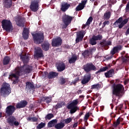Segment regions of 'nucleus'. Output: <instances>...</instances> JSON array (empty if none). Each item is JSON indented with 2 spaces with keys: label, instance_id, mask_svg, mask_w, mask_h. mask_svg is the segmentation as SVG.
<instances>
[{
  "label": "nucleus",
  "instance_id": "obj_37",
  "mask_svg": "<svg viewBox=\"0 0 129 129\" xmlns=\"http://www.w3.org/2000/svg\"><path fill=\"white\" fill-rule=\"evenodd\" d=\"M127 22H128V19H125L124 20L122 21V23H121L120 25H118V28L121 29L123 28V26L127 23Z\"/></svg>",
  "mask_w": 129,
  "mask_h": 129
},
{
  "label": "nucleus",
  "instance_id": "obj_29",
  "mask_svg": "<svg viewBox=\"0 0 129 129\" xmlns=\"http://www.w3.org/2000/svg\"><path fill=\"white\" fill-rule=\"evenodd\" d=\"M114 75V70L111 69L107 71V72L105 73V76L106 78H110V77H113Z\"/></svg>",
  "mask_w": 129,
  "mask_h": 129
},
{
  "label": "nucleus",
  "instance_id": "obj_16",
  "mask_svg": "<svg viewBox=\"0 0 129 129\" xmlns=\"http://www.w3.org/2000/svg\"><path fill=\"white\" fill-rule=\"evenodd\" d=\"M58 73L55 72H50L49 73L48 72H44V78H45V77H47L48 79H54L55 77H58Z\"/></svg>",
  "mask_w": 129,
  "mask_h": 129
},
{
  "label": "nucleus",
  "instance_id": "obj_58",
  "mask_svg": "<svg viewBox=\"0 0 129 129\" xmlns=\"http://www.w3.org/2000/svg\"><path fill=\"white\" fill-rule=\"evenodd\" d=\"M126 13H128L129 12V2L127 3L125 8Z\"/></svg>",
  "mask_w": 129,
  "mask_h": 129
},
{
  "label": "nucleus",
  "instance_id": "obj_25",
  "mask_svg": "<svg viewBox=\"0 0 129 129\" xmlns=\"http://www.w3.org/2000/svg\"><path fill=\"white\" fill-rule=\"evenodd\" d=\"M30 31L28 28H24L23 29V32L22 33V37L24 40H28L29 39V33Z\"/></svg>",
  "mask_w": 129,
  "mask_h": 129
},
{
  "label": "nucleus",
  "instance_id": "obj_10",
  "mask_svg": "<svg viewBox=\"0 0 129 129\" xmlns=\"http://www.w3.org/2000/svg\"><path fill=\"white\" fill-rule=\"evenodd\" d=\"M16 107L14 105H10L8 106L5 109V113L7 116H12L16 111Z\"/></svg>",
  "mask_w": 129,
  "mask_h": 129
},
{
  "label": "nucleus",
  "instance_id": "obj_6",
  "mask_svg": "<svg viewBox=\"0 0 129 129\" xmlns=\"http://www.w3.org/2000/svg\"><path fill=\"white\" fill-rule=\"evenodd\" d=\"M32 37L35 44H37L38 45L42 44V43L44 42V39H45V37L44 36V33L42 32H39L35 34H33Z\"/></svg>",
  "mask_w": 129,
  "mask_h": 129
},
{
  "label": "nucleus",
  "instance_id": "obj_62",
  "mask_svg": "<svg viewBox=\"0 0 129 129\" xmlns=\"http://www.w3.org/2000/svg\"><path fill=\"white\" fill-rule=\"evenodd\" d=\"M78 126V122H76L73 125V127H74V128H75L76 127H77V126Z\"/></svg>",
  "mask_w": 129,
  "mask_h": 129
},
{
  "label": "nucleus",
  "instance_id": "obj_7",
  "mask_svg": "<svg viewBox=\"0 0 129 129\" xmlns=\"http://www.w3.org/2000/svg\"><path fill=\"white\" fill-rule=\"evenodd\" d=\"M72 20H73V17L66 15V14L63 15L62 17V21L64 25L62 26V29H67L69 25L71 24Z\"/></svg>",
  "mask_w": 129,
  "mask_h": 129
},
{
  "label": "nucleus",
  "instance_id": "obj_44",
  "mask_svg": "<svg viewBox=\"0 0 129 129\" xmlns=\"http://www.w3.org/2000/svg\"><path fill=\"white\" fill-rule=\"evenodd\" d=\"M111 16V13L110 12H106L104 15V18L106 20H108L110 16Z\"/></svg>",
  "mask_w": 129,
  "mask_h": 129
},
{
  "label": "nucleus",
  "instance_id": "obj_8",
  "mask_svg": "<svg viewBox=\"0 0 129 129\" xmlns=\"http://www.w3.org/2000/svg\"><path fill=\"white\" fill-rule=\"evenodd\" d=\"M83 69L86 73H88L91 71H96L97 68L92 62H89L84 64L83 66Z\"/></svg>",
  "mask_w": 129,
  "mask_h": 129
},
{
  "label": "nucleus",
  "instance_id": "obj_47",
  "mask_svg": "<svg viewBox=\"0 0 129 129\" xmlns=\"http://www.w3.org/2000/svg\"><path fill=\"white\" fill-rule=\"evenodd\" d=\"M83 9H84V7H83L80 3L79 5L76 7V12H79V11H82V10H83Z\"/></svg>",
  "mask_w": 129,
  "mask_h": 129
},
{
  "label": "nucleus",
  "instance_id": "obj_61",
  "mask_svg": "<svg viewBox=\"0 0 129 129\" xmlns=\"http://www.w3.org/2000/svg\"><path fill=\"white\" fill-rule=\"evenodd\" d=\"M19 124H20V123L19 122H18L17 121H14V122H13V125H16V126H18V125H19Z\"/></svg>",
  "mask_w": 129,
  "mask_h": 129
},
{
  "label": "nucleus",
  "instance_id": "obj_5",
  "mask_svg": "<svg viewBox=\"0 0 129 129\" xmlns=\"http://www.w3.org/2000/svg\"><path fill=\"white\" fill-rule=\"evenodd\" d=\"M19 69V74L21 75H26V74H29L33 71V67L28 64H24L23 66L18 67Z\"/></svg>",
  "mask_w": 129,
  "mask_h": 129
},
{
  "label": "nucleus",
  "instance_id": "obj_26",
  "mask_svg": "<svg viewBox=\"0 0 129 129\" xmlns=\"http://www.w3.org/2000/svg\"><path fill=\"white\" fill-rule=\"evenodd\" d=\"M25 89H27V90H30V91H31V90L35 89V86L33 83H32V82H27L26 83Z\"/></svg>",
  "mask_w": 129,
  "mask_h": 129
},
{
  "label": "nucleus",
  "instance_id": "obj_19",
  "mask_svg": "<svg viewBox=\"0 0 129 129\" xmlns=\"http://www.w3.org/2000/svg\"><path fill=\"white\" fill-rule=\"evenodd\" d=\"M3 4L5 9H11L13 7V0H3Z\"/></svg>",
  "mask_w": 129,
  "mask_h": 129
},
{
  "label": "nucleus",
  "instance_id": "obj_18",
  "mask_svg": "<svg viewBox=\"0 0 129 129\" xmlns=\"http://www.w3.org/2000/svg\"><path fill=\"white\" fill-rule=\"evenodd\" d=\"M34 57H36L37 59L39 58H43L44 57V54H43V50L42 48H38L35 50L34 52Z\"/></svg>",
  "mask_w": 129,
  "mask_h": 129
},
{
  "label": "nucleus",
  "instance_id": "obj_24",
  "mask_svg": "<svg viewBox=\"0 0 129 129\" xmlns=\"http://www.w3.org/2000/svg\"><path fill=\"white\" fill-rule=\"evenodd\" d=\"M42 50L44 51H49L50 49V43L48 41H44L43 44H41Z\"/></svg>",
  "mask_w": 129,
  "mask_h": 129
},
{
  "label": "nucleus",
  "instance_id": "obj_1",
  "mask_svg": "<svg viewBox=\"0 0 129 129\" xmlns=\"http://www.w3.org/2000/svg\"><path fill=\"white\" fill-rule=\"evenodd\" d=\"M12 93V89L10 84L4 83L0 88V96L2 97H8Z\"/></svg>",
  "mask_w": 129,
  "mask_h": 129
},
{
  "label": "nucleus",
  "instance_id": "obj_30",
  "mask_svg": "<svg viewBox=\"0 0 129 129\" xmlns=\"http://www.w3.org/2000/svg\"><path fill=\"white\" fill-rule=\"evenodd\" d=\"M16 120V118L14 116H10L8 119V122L11 126H14V122Z\"/></svg>",
  "mask_w": 129,
  "mask_h": 129
},
{
  "label": "nucleus",
  "instance_id": "obj_63",
  "mask_svg": "<svg viewBox=\"0 0 129 129\" xmlns=\"http://www.w3.org/2000/svg\"><path fill=\"white\" fill-rule=\"evenodd\" d=\"M87 26H89V25L88 24H87V23H86L85 24H84L82 27V29H85L86 27H87Z\"/></svg>",
  "mask_w": 129,
  "mask_h": 129
},
{
  "label": "nucleus",
  "instance_id": "obj_15",
  "mask_svg": "<svg viewBox=\"0 0 129 129\" xmlns=\"http://www.w3.org/2000/svg\"><path fill=\"white\" fill-rule=\"evenodd\" d=\"M20 70L19 68L17 67V68H15V73H12L11 75H10L9 77L11 79H13V78H15L16 79V80H18L19 79L20 76H22V75L20 74Z\"/></svg>",
  "mask_w": 129,
  "mask_h": 129
},
{
  "label": "nucleus",
  "instance_id": "obj_4",
  "mask_svg": "<svg viewBox=\"0 0 129 129\" xmlns=\"http://www.w3.org/2000/svg\"><path fill=\"white\" fill-rule=\"evenodd\" d=\"M79 102L78 99H75L67 106V108L70 109V113L71 114H73V113H75L76 111L79 110V107L77 106Z\"/></svg>",
  "mask_w": 129,
  "mask_h": 129
},
{
  "label": "nucleus",
  "instance_id": "obj_2",
  "mask_svg": "<svg viewBox=\"0 0 129 129\" xmlns=\"http://www.w3.org/2000/svg\"><path fill=\"white\" fill-rule=\"evenodd\" d=\"M124 91V87L121 84H114L112 91V95L120 97Z\"/></svg>",
  "mask_w": 129,
  "mask_h": 129
},
{
  "label": "nucleus",
  "instance_id": "obj_28",
  "mask_svg": "<svg viewBox=\"0 0 129 129\" xmlns=\"http://www.w3.org/2000/svg\"><path fill=\"white\" fill-rule=\"evenodd\" d=\"M111 64H109L107 67H103V68L100 69V70L97 71L95 73V74H99V73H101V72H104V71H106V70H108V69H110L111 67Z\"/></svg>",
  "mask_w": 129,
  "mask_h": 129
},
{
  "label": "nucleus",
  "instance_id": "obj_21",
  "mask_svg": "<svg viewBox=\"0 0 129 129\" xmlns=\"http://www.w3.org/2000/svg\"><path fill=\"white\" fill-rule=\"evenodd\" d=\"M122 49V46L119 45L114 47L110 51L111 55H114L116 53H118Z\"/></svg>",
  "mask_w": 129,
  "mask_h": 129
},
{
  "label": "nucleus",
  "instance_id": "obj_9",
  "mask_svg": "<svg viewBox=\"0 0 129 129\" xmlns=\"http://www.w3.org/2000/svg\"><path fill=\"white\" fill-rule=\"evenodd\" d=\"M39 4H40L39 0H32L29 6V9L34 13L38 12V11H39V6H40Z\"/></svg>",
  "mask_w": 129,
  "mask_h": 129
},
{
  "label": "nucleus",
  "instance_id": "obj_51",
  "mask_svg": "<svg viewBox=\"0 0 129 129\" xmlns=\"http://www.w3.org/2000/svg\"><path fill=\"white\" fill-rule=\"evenodd\" d=\"M63 121H65V123L66 124L68 123H70L71 121H72V118L71 117L68 118L63 120Z\"/></svg>",
  "mask_w": 129,
  "mask_h": 129
},
{
  "label": "nucleus",
  "instance_id": "obj_38",
  "mask_svg": "<svg viewBox=\"0 0 129 129\" xmlns=\"http://www.w3.org/2000/svg\"><path fill=\"white\" fill-rule=\"evenodd\" d=\"M57 119H53L51 121H50L48 123V127H52V126H53L52 124H55V123H57Z\"/></svg>",
  "mask_w": 129,
  "mask_h": 129
},
{
  "label": "nucleus",
  "instance_id": "obj_14",
  "mask_svg": "<svg viewBox=\"0 0 129 129\" xmlns=\"http://www.w3.org/2000/svg\"><path fill=\"white\" fill-rule=\"evenodd\" d=\"M112 42L110 41H106V39H103L100 42V46L103 49L107 50L108 46H111Z\"/></svg>",
  "mask_w": 129,
  "mask_h": 129
},
{
  "label": "nucleus",
  "instance_id": "obj_41",
  "mask_svg": "<svg viewBox=\"0 0 129 129\" xmlns=\"http://www.w3.org/2000/svg\"><path fill=\"white\" fill-rule=\"evenodd\" d=\"M101 87V86L99 84H97L96 85H93L91 86V89H97V90H99V89Z\"/></svg>",
  "mask_w": 129,
  "mask_h": 129
},
{
  "label": "nucleus",
  "instance_id": "obj_64",
  "mask_svg": "<svg viewBox=\"0 0 129 129\" xmlns=\"http://www.w3.org/2000/svg\"><path fill=\"white\" fill-rule=\"evenodd\" d=\"M127 35H129V27L126 31V36H127Z\"/></svg>",
  "mask_w": 129,
  "mask_h": 129
},
{
  "label": "nucleus",
  "instance_id": "obj_35",
  "mask_svg": "<svg viewBox=\"0 0 129 129\" xmlns=\"http://www.w3.org/2000/svg\"><path fill=\"white\" fill-rule=\"evenodd\" d=\"M112 103H113V104H115V105H116V104H117V103H118V99H119V97H118V96H116L115 95L113 96V95H112Z\"/></svg>",
  "mask_w": 129,
  "mask_h": 129
},
{
  "label": "nucleus",
  "instance_id": "obj_3",
  "mask_svg": "<svg viewBox=\"0 0 129 129\" xmlns=\"http://www.w3.org/2000/svg\"><path fill=\"white\" fill-rule=\"evenodd\" d=\"M2 28L6 32L10 33V32H13L14 30V27L13 26V23L11 21V20L4 19L1 22Z\"/></svg>",
  "mask_w": 129,
  "mask_h": 129
},
{
  "label": "nucleus",
  "instance_id": "obj_53",
  "mask_svg": "<svg viewBox=\"0 0 129 129\" xmlns=\"http://www.w3.org/2000/svg\"><path fill=\"white\" fill-rule=\"evenodd\" d=\"M87 4V0H84L81 1V3H80L84 8H85V5Z\"/></svg>",
  "mask_w": 129,
  "mask_h": 129
},
{
  "label": "nucleus",
  "instance_id": "obj_42",
  "mask_svg": "<svg viewBox=\"0 0 129 129\" xmlns=\"http://www.w3.org/2000/svg\"><path fill=\"white\" fill-rule=\"evenodd\" d=\"M122 22V17L119 18L114 23V25L116 27H118V24H121Z\"/></svg>",
  "mask_w": 129,
  "mask_h": 129
},
{
  "label": "nucleus",
  "instance_id": "obj_43",
  "mask_svg": "<svg viewBox=\"0 0 129 129\" xmlns=\"http://www.w3.org/2000/svg\"><path fill=\"white\" fill-rule=\"evenodd\" d=\"M43 101H46V103H50L52 101L51 97H44L43 98Z\"/></svg>",
  "mask_w": 129,
  "mask_h": 129
},
{
  "label": "nucleus",
  "instance_id": "obj_32",
  "mask_svg": "<svg viewBox=\"0 0 129 129\" xmlns=\"http://www.w3.org/2000/svg\"><path fill=\"white\" fill-rule=\"evenodd\" d=\"M11 61V57L9 56H5L3 60V65H9Z\"/></svg>",
  "mask_w": 129,
  "mask_h": 129
},
{
  "label": "nucleus",
  "instance_id": "obj_34",
  "mask_svg": "<svg viewBox=\"0 0 129 129\" xmlns=\"http://www.w3.org/2000/svg\"><path fill=\"white\" fill-rule=\"evenodd\" d=\"M65 126V124L62 122L57 123L54 125L55 128L61 129L63 128Z\"/></svg>",
  "mask_w": 129,
  "mask_h": 129
},
{
  "label": "nucleus",
  "instance_id": "obj_48",
  "mask_svg": "<svg viewBox=\"0 0 129 129\" xmlns=\"http://www.w3.org/2000/svg\"><path fill=\"white\" fill-rule=\"evenodd\" d=\"M79 81V77L76 78L73 81H72L70 85H75V86L76 85V83H77Z\"/></svg>",
  "mask_w": 129,
  "mask_h": 129
},
{
  "label": "nucleus",
  "instance_id": "obj_40",
  "mask_svg": "<svg viewBox=\"0 0 129 129\" xmlns=\"http://www.w3.org/2000/svg\"><path fill=\"white\" fill-rule=\"evenodd\" d=\"M89 43L92 46H94V45H96V39H95L94 36H92V37L90 39Z\"/></svg>",
  "mask_w": 129,
  "mask_h": 129
},
{
  "label": "nucleus",
  "instance_id": "obj_17",
  "mask_svg": "<svg viewBox=\"0 0 129 129\" xmlns=\"http://www.w3.org/2000/svg\"><path fill=\"white\" fill-rule=\"evenodd\" d=\"M15 21L17 26L22 27H25V20L23 18L19 16L16 18Z\"/></svg>",
  "mask_w": 129,
  "mask_h": 129
},
{
  "label": "nucleus",
  "instance_id": "obj_23",
  "mask_svg": "<svg viewBox=\"0 0 129 129\" xmlns=\"http://www.w3.org/2000/svg\"><path fill=\"white\" fill-rule=\"evenodd\" d=\"M28 105V101L26 100H22L16 104V108L20 109V108H25V106Z\"/></svg>",
  "mask_w": 129,
  "mask_h": 129
},
{
  "label": "nucleus",
  "instance_id": "obj_33",
  "mask_svg": "<svg viewBox=\"0 0 129 129\" xmlns=\"http://www.w3.org/2000/svg\"><path fill=\"white\" fill-rule=\"evenodd\" d=\"M77 60V55H73L72 57L69 60L70 64H74Z\"/></svg>",
  "mask_w": 129,
  "mask_h": 129
},
{
  "label": "nucleus",
  "instance_id": "obj_20",
  "mask_svg": "<svg viewBox=\"0 0 129 129\" xmlns=\"http://www.w3.org/2000/svg\"><path fill=\"white\" fill-rule=\"evenodd\" d=\"M83 38H84V34L82 31H79L77 33V37L76 39V44L79 43V42H81L83 41Z\"/></svg>",
  "mask_w": 129,
  "mask_h": 129
},
{
  "label": "nucleus",
  "instance_id": "obj_22",
  "mask_svg": "<svg viewBox=\"0 0 129 129\" xmlns=\"http://www.w3.org/2000/svg\"><path fill=\"white\" fill-rule=\"evenodd\" d=\"M90 79H91V74H89L85 75L83 80L81 81L82 84H83V85H84L88 83L89 81H90Z\"/></svg>",
  "mask_w": 129,
  "mask_h": 129
},
{
  "label": "nucleus",
  "instance_id": "obj_52",
  "mask_svg": "<svg viewBox=\"0 0 129 129\" xmlns=\"http://www.w3.org/2000/svg\"><path fill=\"white\" fill-rule=\"evenodd\" d=\"M92 21H93V18H92V17L91 16L89 18L86 22L87 25H88L89 26V25H90V24L92 23Z\"/></svg>",
  "mask_w": 129,
  "mask_h": 129
},
{
  "label": "nucleus",
  "instance_id": "obj_11",
  "mask_svg": "<svg viewBox=\"0 0 129 129\" xmlns=\"http://www.w3.org/2000/svg\"><path fill=\"white\" fill-rule=\"evenodd\" d=\"M62 42L61 37L54 38L51 40L52 47H60L62 45Z\"/></svg>",
  "mask_w": 129,
  "mask_h": 129
},
{
  "label": "nucleus",
  "instance_id": "obj_46",
  "mask_svg": "<svg viewBox=\"0 0 129 129\" xmlns=\"http://www.w3.org/2000/svg\"><path fill=\"white\" fill-rule=\"evenodd\" d=\"M94 38H95L96 41H100L103 38L102 35L101 34H98V35H93Z\"/></svg>",
  "mask_w": 129,
  "mask_h": 129
},
{
  "label": "nucleus",
  "instance_id": "obj_59",
  "mask_svg": "<svg viewBox=\"0 0 129 129\" xmlns=\"http://www.w3.org/2000/svg\"><path fill=\"white\" fill-rule=\"evenodd\" d=\"M112 57H113V55L111 54L110 56H106V60H110V59H112Z\"/></svg>",
  "mask_w": 129,
  "mask_h": 129
},
{
  "label": "nucleus",
  "instance_id": "obj_36",
  "mask_svg": "<svg viewBox=\"0 0 129 129\" xmlns=\"http://www.w3.org/2000/svg\"><path fill=\"white\" fill-rule=\"evenodd\" d=\"M63 105H65V102L61 101L59 103H57L56 105L54 106V108L55 109H58V108H62V106Z\"/></svg>",
  "mask_w": 129,
  "mask_h": 129
},
{
  "label": "nucleus",
  "instance_id": "obj_56",
  "mask_svg": "<svg viewBox=\"0 0 129 129\" xmlns=\"http://www.w3.org/2000/svg\"><path fill=\"white\" fill-rule=\"evenodd\" d=\"M31 121H32L33 122H36L38 121V118L36 117H31Z\"/></svg>",
  "mask_w": 129,
  "mask_h": 129
},
{
  "label": "nucleus",
  "instance_id": "obj_60",
  "mask_svg": "<svg viewBox=\"0 0 129 129\" xmlns=\"http://www.w3.org/2000/svg\"><path fill=\"white\" fill-rule=\"evenodd\" d=\"M122 107H123V105L122 104H120L118 106L117 108L119 110H121L122 109Z\"/></svg>",
  "mask_w": 129,
  "mask_h": 129
},
{
  "label": "nucleus",
  "instance_id": "obj_54",
  "mask_svg": "<svg viewBox=\"0 0 129 129\" xmlns=\"http://www.w3.org/2000/svg\"><path fill=\"white\" fill-rule=\"evenodd\" d=\"M106 25H109V21H105L103 23L102 28H104Z\"/></svg>",
  "mask_w": 129,
  "mask_h": 129
},
{
  "label": "nucleus",
  "instance_id": "obj_13",
  "mask_svg": "<svg viewBox=\"0 0 129 129\" xmlns=\"http://www.w3.org/2000/svg\"><path fill=\"white\" fill-rule=\"evenodd\" d=\"M55 67L58 72H62L66 69V66L62 61H59L55 63Z\"/></svg>",
  "mask_w": 129,
  "mask_h": 129
},
{
  "label": "nucleus",
  "instance_id": "obj_49",
  "mask_svg": "<svg viewBox=\"0 0 129 129\" xmlns=\"http://www.w3.org/2000/svg\"><path fill=\"white\" fill-rule=\"evenodd\" d=\"M66 79L64 78H61L59 79V84H60V85H64V84L66 83Z\"/></svg>",
  "mask_w": 129,
  "mask_h": 129
},
{
  "label": "nucleus",
  "instance_id": "obj_57",
  "mask_svg": "<svg viewBox=\"0 0 129 129\" xmlns=\"http://www.w3.org/2000/svg\"><path fill=\"white\" fill-rule=\"evenodd\" d=\"M89 116H90V115H89V113H87L84 117V120H87V119H88V118L89 117Z\"/></svg>",
  "mask_w": 129,
  "mask_h": 129
},
{
  "label": "nucleus",
  "instance_id": "obj_27",
  "mask_svg": "<svg viewBox=\"0 0 129 129\" xmlns=\"http://www.w3.org/2000/svg\"><path fill=\"white\" fill-rule=\"evenodd\" d=\"M70 8V4L67 3L61 4L60 10L62 12H66Z\"/></svg>",
  "mask_w": 129,
  "mask_h": 129
},
{
  "label": "nucleus",
  "instance_id": "obj_39",
  "mask_svg": "<svg viewBox=\"0 0 129 129\" xmlns=\"http://www.w3.org/2000/svg\"><path fill=\"white\" fill-rule=\"evenodd\" d=\"M82 55L84 58H87L90 56V52L88 50H86L82 53Z\"/></svg>",
  "mask_w": 129,
  "mask_h": 129
},
{
  "label": "nucleus",
  "instance_id": "obj_31",
  "mask_svg": "<svg viewBox=\"0 0 129 129\" xmlns=\"http://www.w3.org/2000/svg\"><path fill=\"white\" fill-rule=\"evenodd\" d=\"M122 121H123V118L121 117H119L116 121L113 122L114 127H116L118 125H119V124H120V122H122Z\"/></svg>",
  "mask_w": 129,
  "mask_h": 129
},
{
  "label": "nucleus",
  "instance_id": "obj_12",
  "mask_svg": "<svg viewBox=\"0 0 129 129\" xmlns=\"http://www.w3.org/2000/svg\"><path fill=\"white\" fill-rule=\"evenodd\" d=\"M19 56L20 57V59L22 60L23 64H26L29 63V61H30V57L29 55H27V52H22Z\"/></svg>",
  "mask_w": 129,
  "mask_h": 129
},
{
  "label": "nucleus",
  "instance_id": "obj_45",
  "mask_svg": "<svg viewBox=\"0 0 129 129\" xmlns=\"http://www.w3.org/2000/svg\"><path fill=\"white\" fill-rule=\"evenodd\" d=\"M53 117H54V115L53 114L48 113L45 116V118L46 120H47V119L48 120H50V119H51V118H53Z\"/></svg>",
  "mask_w": 129,
  "mask_h": 129
},
{
  "label": "nucleus",
  "instance_id": "obj_55",
  "mask_svg": "<svg viewBox=\"0 0 129 129\" xmlns=\"http://www.w3.org/2000/svg\"><path fill=\"white\" fill-rule=\"evenodd\" d=\"M96 50V48L95 47H93L89 49V52H90V54H91L92 53H93V52H94V51H95Z\"/></svg>",
  "mask_w": 129,
  "mask_h": 129
},
{
  "label": "nucleus",
  "instance_id": "obj_50",
  "mask_svg": "<svg viewBox=\"0 0 129 129\" xmlns=\"http://www.w3.org/2000/svg\"><path fill=\"white\" fill-rule=\"evenodd\" d=\"M45 125H46L45 123H40L36 126V127L37 129H41L43 128Z\"/></svg>",
  "mask_w": 129,
  "mask_h": 129
}]
</instances>
